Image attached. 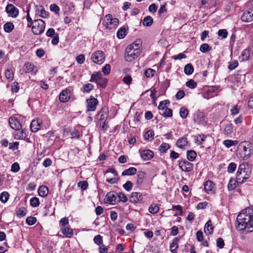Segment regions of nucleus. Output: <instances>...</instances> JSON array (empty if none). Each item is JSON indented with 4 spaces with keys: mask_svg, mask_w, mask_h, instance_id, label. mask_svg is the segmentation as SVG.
<instances>
[{
    "mask_svg": "<svg viewBox=\"0 0 253 253\" xmlns=\"http://www.w3.org/2000/svg\"><path fill=\"white\" fill-rule=\"evenodd\" d=\"M236 230L241 234H248L253 231V209L248 207L242 211L237 216Z\"/></svg>",
    "mask_w": 253,
    "mask_h": 253,
    "instance_id": "nucleus-1",
    "label": "nucleus"
},
{
    "mask_svg": "<svg viewBox=\"0 0 253 253\" xmlns=\"http://www.w3.org/2000/svg\"><path fill=\"white\" fill-rule=\"evenodd\" d=\"M251 170L246 164H242L239 165L237 174L236 179L237 183L242 184L250 177Z\"/></svg>",
    "mask_w": 253,
    "mask_h": 253,
    "instance_id": "nucleus-2",
    "label": "nucleus"
},
{
    "mask_svg": "<svg viewBox=\"0 0 253 253\" xmlns=\"http://www.w3.org/2000/svg\"><path fill=\"white\" fill-rule=\"evenodd\" d=\"M140 49H137L131 46L128 45L126 49L125 59L127 62H131L137 58L141 54Z\"/></svg>",
    "mask_w": 253,
    "mask_h": 253,
    "instance_id": "nucleus-3",
    "label": "nucleus"
},
{
    "mask_svg": "<svg viewBox=\"0 0 253 253\" xmlns=\"http://www.w3.org/2000/svg\"><path fill=\"white\" fill-rule=\"evenodd\" d=\"M45 27L44 21L42 19L35 20L32 27V31L34 35H40L44 32Z\"/></svg>",
    "mask_w": 253,
    "mask_h": 253,
    "instance_id": "nucleus-4",
    "label": "nucleus"
},
{
    "mask_svg": "<svg viewBox=\"0 0 253 253\" xmlns=\"http://www.w3.org/2000/svg\"><path fill=\"white\" fill-rule=\"evenodd\" d=\"M90 81L91 82H96L98 85L103 88L106 86L108 83L107 79L102 78L101 77V74L100 72H96L92 74Z\"/></svg>",
    "mask_w": 253,
    "mask_h": 253,
    "instance_id": "nucleus-5",
    "label": "nucleus"
},
{
    "mask_svg": "<svg viewBox=\"0 0 253 253\" xmlns=\"http://www.w3.org/2000/svg\"><path fill=\"white\" fill-rule=\"evenodd\" d=\"M105 59L104 52L101 50H98L94 52L91 55V60L96 64H102Z\"/></svg>",
    "mask_w": 253,
    "mask_h": 253,
    "instance_id": "nucleus-6",
    "label": "nucleus"
},
{
    "mask_svg": "<svg viewBox=\"0 0 253 253\" xmlns=\"http://www.w3.org/2000/svg\"><path fill=\"white\" fill-rule=\"evenodd\" d=\"M104 22L107 28L113 29L118 25L119 20L117 18H113L111 14H107L105 16Z\"/></svg>",
    "mask_w": 253,
    "mask_h": 253,
    "instance_id": "nucleus-7",
    "label": "nucleus"
},
{
    "mask_svg": "<svg viewBox=\"0 0 253 253\" xmlns=\"http://www.w3.org/2000/svg\"><path fill=\"white\" fill-rule=\"evenodd\" d=\"M178 166L181 170L185 172H190L192 171L193 169V164L186 160L179 161Z\"/></svg>",
    "mask_w": 253,
    "mask_h": 253,
    "instance_id": "nucleus-8",
    "label": "nucleus"
},
{
    "mask_svg": "<svg viewBox=\"0 0 253 253\" xmlns=\"http://www.w3.org/2000/svg\"><path fill=\"white\" fill-rule=\"evenodd\" d=\"M87 102V110L88 111H94L96 109V105L98 104V101L97 99L92 96L86 100Z\"/></svg>",
    "mask_w": 253,
    "mask_h": 253,
    "instance_id": "nucleus-9",
    "label": "nucleus"
},
{
    "mask_svg": "<svg viewBox=\"0 0 253 253\" xmlns=\"http://www.w3.org/2000/svg\"><path fill=\"white\" fill-rule=\"evenodd\" d=\"M143 199L142 193L140 192H132L129 197V201L133 204H137L141 202Z\"/></svg>",
    "mask_w": 253,
    "mask_h": 253,
    "instance_id": "nucleus-10",
    "label": "nucleus"
},
{
    "mask_svg": "<svg viewBox=\"0 0 253 253\" xmlns=\"http://www.w3.org/2000/svg\"><path fill=\"white\" fill-rule=\"evenodd\" d=\"M6 12L12 17H16L19 13L18 9L12 4H8L5 8Z\"/></svg>",
    "mask_w": 253,
    "mask_h": 253,
    "instance_id": "nucleus-11",
    "label": "nucleus"
},
{
    "mask_svg": "<svg viewBox=\"0 0 253 253\" xmlns=\"http://www.w3.org/2000/svg\"><path fill=\"white\" fill-rule=\"evenodd\" d=\"M10 127L14 130H18L21 128V125L15 117L11 116L8 120Z\"/></svg>",
    "mask_w": 253,
    "mask_h": 253,
    "instance_id": "nucleus-12",
    "label": "nucleus"
},
{
    "mask_svg": "<svg viewBox=\"0 0 253 253\" xmlns=\"http://www.w3.org/2000/svg\"><path fill=\"white\" fill-rule=\"evenodd\" d=\"M71 92L70 90L66 88L63 90L59 94V99L62 102H66L70 98Z\"/></svg>",
    "mask_w": 253,
    "mask_h": 253,
    "instance_id": "nucleus-13",
    "label": "nucleus"
},
{
    "mask_svg": "<svg viewBox=\"0 0 253 253\" xmlns=\"http://www.w3.org/2000/svg\"><path fill=\"white\" fill-rule=\"evenodd\" d=\"M107 202L110 204L114 205L118 202L117 198V194L114 191L108 192L106 195Z\"/></svg>",
    "mask_w": 253,
    "mask_h": 253,
    "instance_id": "nucleus-14",
    "label": "nucleus"
},
{
    "mask_svg": "<svg viewBox=\"0 0 253 253\" xmlns=\"http://www.w3.org/2000/svg\"><path fill=\"white\" fill-rule=\"evenodd\" d=\"M241 20L246 22H251L253 21V10H248L244 12L242 16Z\"/></svg>",
    "mask_w": 253,
    "mask_h": 253,
    "instance_id": "nucleus-15",
    "label": "nucleus"
},
{
    "mask_svg": "<svg viewBox=\"0 0 253 253\" xmlns=\"http://www.w3.org/2000/svg\"><path fill=\"white\" fill-rule=\"evenodd\" d=\"M139 153L141 158L144 161H148L151 160L153 157L154 155L153 151L150 150H139Z\"/></svg>",
    "mask_w": 253,
    "mask_h": 253,
    "instance_id": "nucleus-16",
    "label": "nucleus"
},
{
    "mask_svg": "<svg viewBox=\"0 0 253 253\" xmlns=\"http://www.w3.org/2000/svg\"><path fill=\"white\" fill-rule=\"evenodd\" d=\"M204 188L208 194H213L215 191L214 183L211 180L206 181L204 183Z\"/></svg>",
    "mask_w": 253,
    "mask_h": 253,
    "instance_id": "nucleus-17",
    "label": "nucleus"
},
{
    "mask_svg": "<svg viewBox=\"0 0 253 253\" xmlns=\"http://www.w3.org/2000/svg\"><path fill=\"white\" fill-rule=\"evenodd\" d=\"M248 147L244 146L243 147V152L244 153V156H241V157H243V159L245 160L249 159L253 153V148H250V147H251V145L248 144Z\"/></svg>",
    "mask_w": 253,
    "mask_h": 253,
    "instance_id": "nucleus-18",
    "label": "nucleus"
},
{
    "mask_svg": "<svg viewBox=\"0 0 253 253\" xmlns=\"http://www.w3.org/2000/svg\"><path fill=\"white\" fill-rule=\"evenodd\" d=\"M41 122L40 120H33L30 125V128L31 131L34 132L38 131L41 127Z\"/></svg>",
    "mask_w": 253,
    "mask_h": 253,
    "instance_id": "nucleus-19",
    "label": "nucleus"
},
{
    "mask_svg": "<svg viewBox=\"0 0 253 253\" xmlns=\"http://www.w3.org/2000/svg\"><path fill=\"white\" fill-rule=\"evenodd\" d=\"M24 70L26 73H36L37 69L34 65L30 63H27L24 66Z\"/></svg>",
    "mask_w": 253,
    "mask_h": 253,
    "instance_id": "nucleus-20",
    "label": "nucleus"
},
{
    "mask_svg": "<svg viewBox=\"0 0 253 253\" xmlns=\"http://www.w3.org/2000/svg\"><path fill=\"white\" fill-rule=\"evenodd\" d=\"M176 145L180 148H184L188 145L187 138L183 137L178 139L176 142Z\"/></svg>",
    "mask_w": 253,
    "mask_h": 253,
    "instance_id": "nucleus-21",
    "label": "nucleus"
},
{
    "mask_svg": "<svg viewBox=\"0 0 253 253\" xmlns=\"http://www.w3.org/2000/svg\"><path fill=\"white\" fill-rule=\"evenodd\" d=\"M250 55V51L248 49H244L241 53V56L239 57L240 62L246 61L248 60Z\"/></svg>",
    "mask_w": 253,
    "mask_h": 253,
    "instance_id": "nucleus-22",
    "label": "nucleus"
},
{
    "mask_svg": "<svg viewBox=\"0 0 253 253\" xmlns=\"http://www.w3.org/2000/svg\"><path fill=\"white\" fill-rule=\"evenodd\" d=\"M38 193L40 196L42 197H45L48 195V188L47 186L44 185L40 186L38 189Z\"/></svg>",
    "mask_w": 253,
    "mask_h": 253,
    "instance_id": "nucleus-23",
    "label": "nucleus"
},
{
    "mask_svg": "<svg viewBox=\"0 0 253 253\" xmlns=\"http://www.w3.org/2000/svg\"><path fill=\"white\" fill-rule=\"evenodd\" d=\"M223 133L227 136H231L233 132V126L230 124L225 126L223 130Z\"/></svg>",
    "mask_w": 253,
    "mask_h": 253,
    "instance_id": "nucleus-24",
    "label": "nucleus"
},
{
    "mask_svg": "<svg viewBox=\"0 0 253 253\" xmlns=\"http://www.w3.org/2000/svg\"><path fill=\"white\" fill-rule=\"evenodd\" d=\"M179 240L177 238H175L172 241L171 243L170 244L169 248L171 252L174 253L176 252L178 247V243Z\"/></svg>",
    "mask_w": 253,
    "mask_h": 253,
    "instance_id": "nucleus-25",
    "label": "nucleus"
},
{
    "mask_svg": "<svg viewBox=\"0 0 253 253\" xmlns=\"http://www.w3.org/2000/svg\"><path fill=\"white\" fill-rule=\"evenodd\" d=\"M62 233L67 237L71 238L73 235V230L69 227H63L61 229Z\"/></svg>",
    "mask_w": 253,
    "mask_h": 253,
    "instance_id": "nucleus-26",
    "label": "nucleus"
},
{
    "mask_svg": "<svg viewBox=\"0 0 253 253\" xmlns=\"http://www.w3.org/2000/svg\"><path fill=\"white\" fill-rule=\"evenodd\" d=\"M137 172V169L136 168L133 167L129 168V169L125 170L122 173V176L126 175H132L135 174Z\"/></svg>",
    "mask_w": 253,
    "mask_h": 253,
    "instance_id": "nucleus-27",
    "label": "nucleus"
},
{
    "mask_svg": "<svg viewBox=\"0 0 253 253\" xmlns=\"http://www.w3.org/2000/svg\"><path fill=\"white\" fill-rule=\"evenodd\" d=\"M146 173L145 172L142 171H139L137 173V178L136 180V183L138 185L141 184L145 178Z\"/></svg>",
    "mask_w": 253,
    "mask_h": 253,
    "instance_id": "nucleus-28",
    "label": "nucleus"
},
{
    "mask_svg": "<svg viewBox=\"0 0 253 253\" xmlns=\"http://www.w3.org/2000/svg\"><path fill=\"white\" fill-rule=\"evenodd\" d=\"M17 131L16 133L15 134V138L17 139H23L26 136V134L24 130H21L20 128L18 130H17Z\"/></svg>",
    "mask_w": 253,
    "mask_h": 253,
    "instance_id": "nucleus-29",
    "label": "nucleus"
},
{
    "mask_svg": "<svg viewBox=\"0 0 253 253\" xmlns=\"http://www.w3.org/2000/svg\"><path fill=\"white\" fill-rule=\"evenodd\" d=\"M159 207L157 204L152 203L149 206V211L152 214H155L159 211Z\"/></svg>",
    "mask_w": 253,
    "mask_h": 253,
    "instance_id": "nucleus-30",
    "label": "nucleus"
},
{
    "mask_svg": "<svg viewBox=\"0 0 253 253\" xmlns=\"http://www.w3.org/2000/svg\"><path fill=\"white\" fill-rule=\"evenodd\" d=\"M197 157V154L194 150H188L187 151V158L190 161H193Z\"/></svg>",
    "mask_w": 253,
    "mask_h": 253,
    "instance_id": "nucleus-31",
    "label": "nucleus"
},
{
    "mask_svg": "<svg viewBox=\"0 0 253 253\" xmlns=\"http://www.w3.org/2000/svg\"><path fill=\"white\" fill-rule=\"evenodd\" d=\"M10 197L9 194L6 191L2 192L0 195V201L2 203H6Z\"/></svg>",
    "mask_w": 253,
    "mask_h": 253,
    "instance_id": "nucleus-32",
    "label": "nucleus"
},
{
    "mask_svg": "<svg viewBox=\"0 0 253 253\" xmlns=\"http://www.w3.org/2000/svg\"><path fill=\"white\" fill-rule=\"evenodd\" d=\"M154 131L152 130L147 131L144 135L145 140L147 141H151L154 139Z\"/></svg>",
    "mask_w": 253,
    "mask_h": 253,
    "instance_id": "nucleus-33",
    "label": "nucleus"
},
{
    "mask_svg": "<svg viewBox=\"0 0 253 253\" xmlns=\"http://www.w3.org/2000/svg\"><path fill=\"white\" fill-rule=\"evenodd\" d=\"M184 72L186 75H191L194 72V68L192 65L190 63L186 65L184 67Z\"/></svg>",
    "mask_w": 253,
    "mask_h": 253,
    "instance_id": "nucleus-34",
    "label": "nucleus"
},
{
    "mask_svg": "<svg viewBox=\"0 0 253 253\" xmlns=\"http://www.w3.org/2000/svg\"><path fill=\"white\" fill-rule=\"evenodd\" d=\"M194 120L198 124L201 123L204 121L203 114L200 112L197 113L194 116Z\"/></svg>",
    "mask_w": 253,
    "mask_h": 253,
    "instance_id": "nucleus-35",
    "label": "nucleus"
},
{
    "mask_svg": "<svg viewBox=\"0 0 253 253\" xmlns=\"http://www.w3.org/2000/svg\"><path fill=\"white\" fill-rule=\"evenodd\" d=\"M153 19L150 16H147L144 18L143 25L144 26H150L152 25Z\"/></svg>",
    "mask_w": 253,
    "mask_h": 253,
    "instance_id": "nucleus-36",
    "label": "nucleus"
},
{
    "mask_svg": "<svg viewBox=\"0 0 253 253\" xmlns=\"http://www.w3.org/2000/svg\"><path fill=\"white\" fill-rule=\"evenodd\" d=\"M223 144L227 147L230 148L232 146H235L238 144V141L237 140H225L223 142Z\"/></svg>",
    "mask_w": 253,
    "mask_h": 253,
    "instance_id": "nucleus-37",
    "label": "nucleus"
},
{
    "mask_svg": "<svg viewBox=\"0 0 253 253\" xmlns=\"http://www.w3.org/2000/svg\"><path fill=\"white\" fill-rule=\"evenodd\" d=\"M205 231H208L210 234L212 233L213 231V227L212 226L211 221V220H209L207 221L205 225Z\"/></svg>",
    "mask_w": 253,
    "mask_h": 253,
    "instance_id": "nucleus-38",
    "label": "nucleus"
},
{
    "mask_svg": "<svg viewBox=\"0 0 253 253\" xmlns=\"http://www.w3.org/2000/svg\"><path fill=\"white\" fill-rule=\"evenodd\" d=\"M14 28V25L11 22H7L3 26V29L5 32L10 33Z\"/></svg>",
    "mask_w": 253,
    "mask_h": 253,
    "instance_id": "nucleus-39",
    "label": "nucleus"
},
{
    "mask_svg": "<svg viewBox=\"0 0 253 253\" xmlns=\"http://www.w3.org/2000/svg\"><path fill=\"white\" fill-rule=\"evenodd\" d=\"M239 183H237V179L235 180L233 179H230L229 182L228 184V189L229 190H233L236 188L237 187V184H238Z\"/></svg>",
    "mask_w": 253,
    "mask_h": 253,
    "instance_id": "nucleus-40",
    "label": "nucleus"
},
{
    "mask_svg": "<svg viewBox=\"0 0 253 253\" xmlns=\"http://www.w3.org/2000/svg\"><path fill=\"white\" fill-rule=\"evenodd\" d=\"M126 35V29L125 27L120 28L117 32V37L119 39H123Z\"/></svg>",
    "mask_w": 253,
    "mask_h": 253,
    "instance_id": "nucleus-41",
    "label": "nucleus"
},
{
    "mask_svg": "<svg viewBox=\"0 0 253 253\" xmlns=\"http://www.w3.org/2000/svg\"><path fill=\"white\" fill-rule=\"evenodd\" d=\"M188 110L186 108L184 107H181L180 109V116L182 119H186L188 116Z\"/></svg>",
    "mask_w": 253,
    "mask_h": 253,
    "instance_id": "nucleus-42",
    "label": "nucleus"
},
{
    "mask_svg": "<svg viewBox=\"0 0 253 253\" xmlns=\"http://www.w3.org/2000/svg\"><path fill=\"white\" fill-rule=\"evenodd\" d=\"M5 76L7 80L12 81L13 79V73L11 69H7L5 71Z\"/></svg>",
    "mask_w": 253,
    "mask_h": 253,
    "instance_id": "nucleus-43",
    "label": "nucleus"
},
{
    "mask_svg": "<svg viewBox=\"0 0 253 253\" xmlns=\"http://www.w3.org/2000/svg\"><path fill=\"white\" fill-rule=\"evenodd\" d=\"M197 138L196 139V142L198 145H201L202 143L205 141L206 138L207 137L206 135L204 134H199L198 136H196Z\"/></svg>",
    "mask_w": 253,
    "mask_h": 253,
    "instance_id": "nucleus-44",
    "label": "nucleus"
},
{
    "mask_svg": "<svg viewBox=\"0 0 253 253\" xmlns=\"http://www.w3.org/2000/svg\"><path fill=\"white\" fill-rule=\"evenodd\" d=\"M186 85L190 88H194L197 86V84L193 80L190 79L186 82Z\"/></svg>",
    "mask_w": 253,
    "mask_h": 253,
    "instance_id": "nucleus-45",
    "label": "nucleus"
},
{
    "mask_svg": "<svg viewBox=\"0 0 253 253\" xmlns=\"http://www.w3.org/2000/svg\"><path fill=\"white\" fill-rule=\"evenodd\" d=\"M155 72L156 71L154 70L148 68L145 70L144 74L147 77H153L154 76Z\"/></svg>",
    "mask_w": 253,
    "mask_h": 253,
    "instance_id": "nucleus-46",
    "label": "nucleus"
},
{
    "mask_svg": "<svg viewBox=\"0 0 253 253\" xmlns=\"http://www.w3.org/2000/svg\"><path fill=\"white\" fill-rule=\"evenodd\" d=\"M200 49L201 52L205 53L211 50V47L208 44L204 43L201 45Z\"/></svg>",
    "mask_w": 253,
    "mask_h": 253,
    "instance_id": "nucleus-47",
    "label": "nucleus"
},
{
    "mask_svg": "<svg viewBox=\"0 0 253 253\" xmlns=\"http://www.w3.org/2000/svg\"><path fill=\"white\" fill-rule=\"evenodd\" d=\"M133 183L130 181H127L125 184L123 185V187L127 191H130L133 187Z\"/></svg>",
    "mask_w": 253,
    "mask_h": 253,
    "instance_id": "nucleus-48",
    "label": "nucleus"
},
{
    "mask_svg": "<svg viewBox=\"0 0 253 253\" xmlns=\"http://www.w3.org/2000/svg\"><path fill=\"white\" fill-rule=\"evenodd\" d=\"M30 205L33 207H38L40 205V201L38 198L34 197L30 200Z\"/></svg>",
    "mask_w": 253,
    "mask_h": 253,
    "instance_id": "nucleus-49",
    "label": "nucleus"
},
{
    "mask_svg": "<svg viewBox=\"0 0 253 253\" xmlns=\"http://www.w3.org/2000/svg\"><path fill=\"white\" fill-rule=\"evenodd\" d=\"M26 221L29 225H33L36 223L37 219L33 216H29L27 218Z\"/></svg>",
    "mask_w": 253,
    "mask_h": 253,
    "instance_id": "nucleus-50",
    "label": "nucleus"
},
{
    "mask_svg": "<svg viewBox=\"0 0 253 253\" xmlns=\"http://www.w3.org/2000/svg\"><path fill=\"white\" fill-rule=\"evenodd\" d=\"M170 146L169 144L163 143H162L159 148V150L161 153H165L169 148Z\"/></svg>",
    "mask_w": 253,
    "mask_h": 253,
    "instance_id": "nucleus-51",
    "label": "nucleus"
},
{
    "mask_svg": "<svg viewBox=\"0 0 253 253\" xmlns=\"http://www.w3.org/2000/svg\"><path fill=\"white\" fill-rule=\"evenodd\" d=\"M88 183L86 181H80L78 183V186L83 190H85L88 188Z\"/></svg>",
    "mask_w": 253,
    "mask_h": 253,
    "instance_id": "nucleus-52",
    "label": "nucleus"
},
{
    "mask_svg": "<svg viewBox=\"0 0 253 253\" xmlns=\"http://www.w3.org/2000/svg\"><path fill=\"white\" fill-rule=\"evenodd\" d=\"M38 11L40 16L42 17L45 18L47 17L48 13L46 12L42 7H41L40 8L38 9Z\"/></svg>",
    "mask_w": 253,
    "mask_h": 253,
    "instance_id": "nucleus-53",
    "label": "nucleus"
},
{
    "mask_svg": "<svg viewBox=\"0 0 253 253\" xmlns=\"http://www.w3.org/2000/svg\"><path fill=\"white\" fill-rule=\"evenodd\" d=\"M20 169V166L18 163L15 162L12 165L11 167V171L13 172H17Z\"/></svg>",
    "mask_w": 253,
    "mask_h": 253,
    "instance_id": "nucleus-54",
    "label": "nucleus"
},
{
    "mask_svg": "<svg viewBox=\"0 0 253 253\" xmlns=\"http://www.w3.org/2000/svg\"><path fill=\"white\" fill-rule=\"evenodd\" d=\"M93 241L96 244L98 245L101 244L103 243L102 236L100 235L95 236L93 239Z\"/></svg>",
    "mask_w": 253,
    "mask_h": 253,
    "instance_id": "nucleus-55",
    "label": "nucleus"
},
{
    "mask_svg": "<svg viewBox=\"0 0 253 253\" xmlns=\"http://www.w3.org/2000/svg\"><path fill=\"white\" fill-rule=\"evenodd\" d=\"M238 65V62L237 60H234L229 63L228 69L230 70L235 69Z\"/></svg>",
    "mask_w": 253,
    "mask_h": 253,
    "instance_id": "nucleus-56",
    "label": "nucleus"
},
{
    "mask_svg": "<svg viewBox=\"0 0 253 253\" xmlns=\"http://www.w3.org/2000/svg\"><path fill=\"white\" fill-rule=\"evenodd\" d=\"M224 242L222 238H218L216 239V245L219 249H222L224 246Z\"/></svg>",
    "mask_w": 253,
    "mask_h": 253,
    "instance_id": "nucleus-57",
    "label": "nucleus"
},
{
    "mask_svg": "<svg viewBox=\"0 0 253 253\" xmlns=\"http://www.w3.org/2000/svg\"><path fill=\"white\" fill-rule=\"evenodd\" d=\"M141 41L140 40H136L132 43L130 44L129 45L133 47L137 48V49H140V47L141 46Z\"/></svg>",
    "mask_w": 253,
    "mask_h": 253,
    "instance_id": "nucleus-58",
    "label": "nucleus"
},
{
    "mask_svg": "<svg viewBox=\"0 0 253 253\" xmlns=\"http://www.w3.org/2000/svg\"><path fill=\"white\" fill-rule=\"evenodd\" d=\"M102 71L104 75H106L109 74L111 71V66L110 64H106L105 66L102 68Z\"/></svg>",
    "mask_w": 253,
    "mask_h": 253,
    "instance_id": "nucleus-59",
    "label": "nucleus"
},
{
    "mask_svg": "<svg viewBox=\"0 0 253 253\" xmlns=\"http://www.w3.org/2000/svg\"><path fill=\"white\" fill-rule=\"evenodd\" d=\"M218 35L223 38H225L227 37L228 32L225 29H220L218 31Z\"/></svg>",
    "mask_w": 253,
    "mask_h": 253,
    "instance_id": "nucleus-60",
    "label": "nucleus"
},
{
    "mask_svg": "<svg viewBox=\"0 0 253 253\" xmlns=\"http://www.w3.org/2000/svg\"><path fill=\"white\" fill-rule=\"evenodd\" d=\"M123 81L126 84L129 85L132 82V78L129 75H127L125 76L123 79Z\"/></svg>",
    "mask_w": 253,
    "mask_h": 253,
    "instance_id": "nucleus-61",
    "label": "nucleus"
},
{
    "mask_svg": "<svg viewBox=\"0 0 253 253\" xmlns=\"http://www.w3.org/2000/svg\"><path fill=\"white\" fill-rule=\"evenodd\" d=\"M92 88L93 85L89 83L85 84L83 87L84 91L86 92H89Z\"/></svg>",
    "mask_w": 253,
    "mask_h": 253,
    "instance_id": "nucleus-62",
    "label": "nucleus"
},
{
    "mask_svg": "<svg viewBox=\"0 0 253 253\" xmlns=\"http://www.w3.org/2000/svg\"><path fill=\"white\" fill-rule=\"evenodd\" d=\"M84 60L85 57L84 54H81L76 57V61L79 64H83Z\"/></svg>",
    "mask_w": 253,
    "mask_h": 253,
    "instance_id": "nucleus-63",
    "label": "nucleus"
},
{
    "mask_svg": "<svg viewBox=\"0 0 253 253\" xmlns=\"http://www.w3.org/2000/svg\"><path fill=\"white\" fill-rule=\"evenodd\" d=\"M236 168V165L234 163H231L228 167V172L232 173L235 171Z\"/></svg>",
    "mask_w": 253,
    "mask_h": 253,
    "instance_id": "nucleus-64",
    "label": "nucleus"
}]
</instances>
